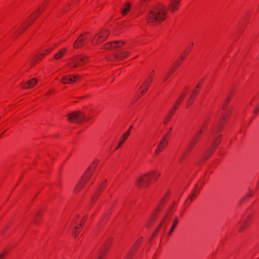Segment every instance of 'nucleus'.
I'll list each match as a JSON object with an SVG mask.
<instances>
[{"label":"nucleus","instance_id":"nucleus-46","mask_svg":"<svg viewBox=\"0 0 259 259\" xmlns=\"http://www.w3.org/2000/svg\"><path fill=\"white\" fill-rule=\"evenodd\" d=\"M5 132H6V131H4V132H3V133H2V134H1V135H2L4 133H5Z\"/></svg>","mask_w":259,"mask_h":259},{"label":"nucleus","instance_id":"nucleus-48","mask_svg":"<svg viewBox=\"0 0 259 259\" xmlns=\"http://www.w3.org/2000/svg\"><path fill=\"white\" fill-rule=\"evenodd\" d=\"M2 136V135H0V137Z\"/></svg>","mask_w":259,"mask_h":259},{"label":"nucleus","instance_id":"nucleus-10","mask_svg":"<svg viewBox=\"0 0 259 259\" xmlns=\"http://www.w3.org/2000/svg\"><path fill=\"white\" fill-rule=\"evenodd\" d=\"M176 204L177 202L175 201L172 203V204L168 209V211L167 215L163 218V219L161 221L159 227L157 228L155 232L154 233V235H156V234H157L160 231L161 229L164 228L167 225V224L169 222L170 220L169 215L171 212L175 210V207Z\"/></svg>","mask_w":259,"mask_h":259},{"label":"nucleus","instance_id":"nucleus-32","mask_svg":"<svg viewBox=\"0 0 259 259\" xmlns=\"http://www.w3.org/2000/svg\"><path fill=\"white\" fill-rule=\"evenodd\" d=\"M178 224V219L177 217H176L174 219V220L173 223H172V226H171L169 231L168 232V236H170L172 234L173 231H174V230L176 228Z\"/></svg>","mask_w":259,"mask_h":259},{"label":"nucleus","instance_id":"nucleus-41","mask_svg":"<svg viewBox=\"0 0 259 259\" xmlns=\"http://www.w3.org/2000/svg\"><path fill=\"white\" fill-rule=\"evenodd\" d=\"M7 252L6 251H4L2 253V254L0 255V259H3L5 256L6 255Z\"/></svg>","mask_w":259,"mask_h":259},{"label":"nucleus","instance_id":"nucleus-28","mask_svg":"<svg viewBox=\"0 0 259 259\" xmlns=\"http://www.w3.org/2000/svg\"><path fill=\"white\" fill-rule=\"evenodd\" d=\"M131 9V5L130 3H126L121 8V13L122 16H125L128 14Z\"/></svg>","mask_w":259,"mask_h":259},{"label":"nucleus","instance_id":"nucleus-37","mask_svg":"<svg viewBox=\"0 0 259 259\" xmlns=\"http://www.w3.org/2000/svg\"><path fill=\"white\" fill-rule=\"evenodd\" d=\"M193 42H190L188 44L187 48L184 51V52L183 53V54H185L186 56H187L191 51V49H192L193 47Z\"/></svg>","mask_w":259,"mask_h":259},{"label":"nucleus","instance_id":"nucleus-3","mask_svg":"<svg viewBox=\"0 0 259 259\" xmlns=\"http://www.w3.org/2000/svg\"><path fill=\"white\" fill-rule=\"evenodd\" d=\"M160 176L158 171L154 170L144 174L137 179L136 185L140 188H147L153 182L157 181Z\"/></svg>","mask_w":259,"mask_h":259},{"label":"nucleus","instance_id":"nucleus-17","mask_svg":"<svg viewBox=\"0 0 259 259\" xmlns=\"http://www.w3.org/2000/svg\"><path fill=\"white\" fill-rule=\"evenodd\" d=\"M109 35L107 30H103L98 33L92 40L91 42L93 45H97L103 41Z\"/></svg>","mask_w":259,"mask_h":259},{"label":"nucleus","instance_id":"nucleus-26","mask_svg":"<svg viewBox=\"0 0 259 259\" xmlns=\"http://www.w3.org/2000/svg\"><path fill=\"white\" fill-rule=\"evenodd\" d=\"M141 241H139L135 243V244L134 245L133 247L132 248V249L128 252L127 254L126 255V256L125 259H132L134 252L136 251L137 249V248L138 247L139 245H140Z\"/></svg>","mask_w":259,"mask_h":259},{"label":"nucleus","instance_id":"nucleus-13","mask_svg":"<svg viewBox=\"0 0 259 259\" xmlns=\"http://www.w3.org/2000/svg\"><path fill=\"white\" fill-rule=\"evenodd\" d=\"M104 241V245L98 252L96 259H102L105 256L108 248L112 243L113 239L111 237L106 238Z\"/></svg>","mask_w":259,"mask_h":259},{"label":"nucleus","instance_id":"nucleus-22","mask_svg":"<svg viewBox=\"0 0 259 259\" xmlns=\"http://www.w3.org/2000/svg\"><path fill=\"white\" fill-rule=\"evenodd\" d=\"M41 11V8H40L39 9H38L37 11L32 14L30 17L27 20L26 27H23V31H24L29 26L31 25L34 20L39 16Z\"/></svg>","mask_w":259,"mask_h":259},{"label":"nucleus","instance_id":"nucleus-36","mask_svg":"<svg viewBox=\"0 0 259 259\" xmlns=\"http://www.w3.org/2000/svg\"><path fill=\"white\" fill-rule=\"evenodd\" d=\"M203 83V79H200V80H199L198 82H197L196 85L194 88L193 91H194V93H198V91H199L200 88H201V87L202 86Z\"/></svg>","mask_w":259,"mask_h":259},{"label":"nucleus","instance_id":"nucleus-31","mask_svg":"<svg viewBox=\"0 0 259 259\" xmlns=\"http://www.w3.org/2000/svg\"><path fill=\"white\" fill-rule=\"evenodd\" d=\"M187 56L185 54L182 53L179 58H178L175 62L174 65L171 67H176V69L177 67L182 63V61L185 59Z\"/></svg>","mask_w":259,"mask_h":259},{"label":"nucleus","instance_id":"nucleus-8","mask_svg":"<svg viewBox=\"0 0 259 259\" xmlns=\"http://www.w3.org/2000/svg\"><path fill=\"white\" fill-rule=\"evenodd\" d=\"M88 58L84 55H78L70 60L69 66L70 68H79L86 63Z\"/></svg>","mask_w":259,"mask_h":259},{"label":"nucleus","instance_id":"nucleus-18","mask_svg":"<svg viewBox=\"0 0 259 259\" xmlns=\"http://www.w3.org/2000/svg\"><path fill=\"white\" fill-rule=\"evenodd\" d=\"M55 47V45H54L53 46L49 47L47 48H45L42 50L41 53L36 54L32 59V65L34 66L35 64L39 61L41 60V59L44 57V56L50 53L54 49Z\"/></svg>","mask_w":259,"mask_h":259},{"label":"nucleus","instance_id":"nucleus-1","mask_svg":"<svg viewBox=\"0 0 259 259\" xmlns=\"http://www.w3.org/2000/svg\"><path fill=\"white\" fill-rule=\"evenodd\" d=\"M230 97L229 96L223 105V112L222 113L221 118L212 129V133L209 138V140L211 141V144L203 155V159L204 161L207 160L212 154L221 141L222 137V135L221 134V129L223 127L226 119L230 116L232 112V109L230 107L227 108V105L230 102Z\"/></svg>","mask_w":259,"mask_h":259},{"label":"nucleus","instance_id":"nucleus-7","mask_svg":"<svg viewBox=\"0 0 259 259\" xmlns=\"http://www.w3.org/2000/svg\"><path fill=\"white\" fill-rule=\"evenodd\" d=\"M189 88L188 87H186L185 89L183 91V92L181 93V94L180 95V96L178 97L177 100L175 102V104L174 105L173 107L170 109L169 112H168V114L167 115L166 117L164 120V123L166 124L168 121L170 120L171 116L173 115L175 111L176 110V109L178 108V106L181 103L182 101L185 97V96L186 95L187 92L188 91Z\"/></svg>","mask_w":259,"mask_h":259},{"label":"nucleus","instance_id":"nucleus-6","mask_svg":"<svg viewBox=\"0 0 259 259\" xmlns=\"http://www.w3.org/2000/svg\"><path fill=\"white\" fill-rule=\"evenodd\" d=\"M171 128L163 136L159 142L156 149L154 151L155 156H158L168 145V141L171 137Z\"/></svg>","mask_w":259,"mask_h":259},{"label":"nucleus","instance_id":"nucleus-11","mask_svg":"<svg viewBox=\"0 0 259 259\" xmlns=\"http://www.w3.org/2000/svg\"><path fill=\"white\" fill-rule=\"evenodd\" d=\"M88 215H84L82 219L81 220V221L79 222V225L77 226L76 225L77 222L78 220L79 217L78 215H76L73 220H72L73 224V227H74V230H73V235L74 236V238H76L79 234V232H80L82 228V227L83 226L85 222L87 220Z\"/></svg>","mask_w":259,"mask_h":259},{"label":"nucleus","instance_id":"nucleus-25","mask_svg":"<svg viewBox=\"0 0 259 259\" xmlns=\"http://www.w3.org/2000/svg\"><path fill=\"white\" fill-rule=\"evenodd\" d=\"M76 79V77L73 75L65 76L62 78L61 82L65 83H70L74 82Z\"/></svg>","mask_w":259,"mask_h":259},{"label":"nucleus","instance_id":"nucleus-20","mask_svg":"<svg viewBox=\"0 0 259 259\" xmlns=\"http://www.w3.org/2000/svg\"><path fill=\"white\" fill-rule=\"evenodd\" d=\"M202 187L201 185H199V184H197L195 185L194 189L192 190L191 194L188 197L187 199L186 200L185 202V204H186L188 202V204H189L193 200H194L198 194L199 193L201 188Z\"/></svg>","mask_w":259,"mask_h":259},{"label":"nucleus","instance_id":"nucleus-4","mask_svg":"<svg viewBox=\"0 0 259 259\" xmlns=\"http://www.w3.org/2000/svg\"><path fill=\"white\" fill-rule=\"evenodd\" d=\"M98 165V161H94L89 167L83 176L81 177L74 189V193H78L86 185L91 178L93 172L95 171Z\"/></svg>","mask_w":259,"mask_h":259},{"label":"nucleus","instance_id":"nucleus-45","mask_svg":"<svg viewBox=\"0 0 259 259\" xmlns=\"http://www.w3.org/2000/svg\"><path fill=\"white\" fill-rule=\"evenodd\" d=\"M104 223V220L102 221V224H103Z\"/></svg>","mask_w":259,"mask_h":259},{"label":"nucleus","instance_id":"nucleus-40","mask_svg":"<svg viewBox=\"0 0 259 259\" xmlns=\"http://www.w3.org/2000/svg\"><path fill=\"white\" fill-rule=\"evenodd\" d=\"M130 135V131H127L126 133H125L123 135H122V137L124 138V139H125L126 140L127 139V138H128V137L129 136V135Z\"/></svg>","mask_w":259,"mask_h":259},{"label":"nucleus","instance_id":"nucleus-5","mask_svg":"<svg viewBox=\"0 0 259 259\" xmlns=\"http://www.w3.org/2000/svg\"><path fill=\"white\" fill-rule=\"evenodd\" d=\"M207 124V122L205 121L202 124L201 128L195 134L192 141H191L188 147L184 152L182 158H185L188 155L189 152L194 147L195 145L197 144V143L200 139V137H201L203 130L206 128Z\"/></svg>","mask_w":259,"mask_h":259},{"label":"nucleus","instance_id":"nucleus-47","mask_svg":"<svg viewBox=\"0 0 259 259\" xmlns=\"http://www.w3.org/2000/svg\"><path fill=\"white\" fill-rule=\"evenodd\" d=\"M5 132H6V131H4V132H3V133H2V134H1V135H2L4 133H5Z\"/></svg>","mask_w":259,"mask_h":259},{"label":"nucleus","instance_id":"nucleus-43","mask_svg":"<svg viewBox=\"0 0 259 259\" xmlns=\"http://www.w3.org/2000/svg\"><path fill=\"white\" fill-rule=\"evenodd\" d=\"M133 128V126L131 125L130 126V127H129V128L128 129L127 131H130V133H131V131L132 130V129Z\"/></svg>","mask_w":259,"mask_h":259},{"label":"nucleus","instance_id":"nucleus-2","mask_svg":"<svg viewBox=\"0 0 259 259\" xmlns=\"http://www.w3.org/2000/svg\"><path fill=\"white\" fill-rule=\"evenodd\" d=\"M167 16V8L164 5L159 4L151 9L148 14L146 20L148 24L160 23L166 19Z\"/></svg>","mask_w":259,"mask_h":259},{"label":"nucleus","instance_id":"nucleus-34","mask_svg":"<svg viewBox=\"0 0 259 259\" xmlns=\"http://www.w3.org/2000/svg\"><path fill=\"white\" fill-rule=\"evenodd\" d=\"M175 70L176 67H171L168 70V72L164 76L163 79V82H165L169 78V77L171 76V75L174 72Z\"/></svg>","mask_w":259,"mask_h":259},{"label":"nucleus","instance_id":"nucleus-27","mask_svg":"<svg viewBox=\"0 0 259 259\" xmlns=\"http://www.w3.org/2000/svg\"><path fill=\"white\" fill-rule=\"evenodd\" d=\"M37 83V80L35 78H32L31 79L26 81L23 84V87L25 89H28L33 87Z\"/></svg>","mask_w":259,"mask_h":259},{"label":"nucleus","instance_id":"nucleus-9","mask_svg":"<svg viewBox=\"0 0 259 259\" xmlns=\"http://www.w3.org/2000/svg\"><path fill=\"white\" fill-rule=\"evenodd\" d=\"M169 196V192H167L163 197L160 202L158 203L154 210L152 217L151 218V219H150V220L149 221L148 223L147 224L148 228L150 227V226L152 225L153 222L155 221V220L156 218L158 212L160 211L162 208L163 207L165 202L168 198Z\"/></svg>","mask_w":259,"mask_h":259},{"label":"nucleus","instance_id":"nucleus-16","mask_svg":"<svg viewBox=\"0 0 259 259\" xmlns=\"http://www.w3.org/2000/svg\"><path fill=\"white\" fill-rule=\"evenodd\" d=\"M251 221V216L250 214L244 215L240 222L237 226V229L239 232L244 230L250 224Z\"/></svg>","mask_w":259,"mask_h":259},{"label":"nucleus","instance_id":"nucleus-42","mask_svg":"<svg viewBox=\"0 0 259 259\" xmlns=\"http://www.w3.org/2000/svg\"><path fill=\"white\" fill-rule=\"evenodd\" d=\"M155 145V143H153V145H151L150 143L148 144V148H149V152H151V149L152 146H154Z\"/></svg>","mask_w":259,"mask_h":259},{"label":"nucleus","instance_id":"nucleus-35","mask_svg":"<svg viewBox=\"0 0 259 259\" xmlns=\"http://www.w3.org/2000/svg\"><path fill=\"white\" fill-rule=\"evenodd\" d=\"M251 105H253L254 104L256 106L255 108L253 110V114L256 115L259 112V103H258V101L256 99H253L251 102L250 103Z\"/></svg>","mask_w":259,"mask_h":259},{"label":"nucleus","instance_id":"nucleus-44","mask_svg":"<svg viewBox=\"0 0 259 259\" xmlns=\"http://www.w3.org/2000/svg\"><path fill=\"white\" fill-rule=\"evenodd\" d=\"M40 216V214L39 213H37V217H39Z\"/></svg>","mask_w":259,"mask_h":259},{"label":"nucleus","instance_id":"nucleus-14","mask_svg":"<svg viewBox=\"0 0 259 259\" xmlns=\"http://www.w3.org/2000/svg\"><path fill=\"white\" fill-rule=\"evenodd\" d=\"M91 38V33L90 32L81 34L76 39L73 44V47L75 49L79 48L87 42Z\"/></svg>","mask_w":259,"mask_h":259},{"label":"nucleus","instance_id":"nucleus-15","mask_svg":"<svg viewBox=\"0 0 259 259\" xmlns=\"http://www.w3.org/2000/svg\"><path fill=\"white\" fill-rule=\"evenodd\" d=\"M154 74V71H151L149 74L148 77L143 82L138 91V95L142 96L147 91Z\"/></svg>","mask_w":259,"mask_h":259},{"label":"nucleus","instance_id":"nucleus-30","mask_svg":"<svg viewBox=\"0 0 259 259\" xmlns=\"http://www.w3.org/2000/svg\"><path fill=\"white\" fill-rule=\"evenodd\" d=\"M253 194V191L250 190L247 193V194L239 201V204L240 205L242 203L247 201L250 198H251Z\"/></svg>","mask_w":259,"mask_h":259},{"label":"nucleus","instance_id":"nucleus-39","mask_svg":"<svg viewBox=\"0 0 259 259\" xmlns=\"http://www.w3.org/2000/svg\"><path fill=\"white\" fill-rule=\"evenodd\" d=\"M148 0H141V2H140V7L141 8H143V7H144L146 6V2Z\"/></svg>","mask_w":259,"mask_h":259},{"label":"nucleus","instance_id":"nucleus-23","mask_svg":"<svg viewBox=\"0 0 259 259\" xmlns=\"http://www.w3.org/2000/svg\"><path fill=\"white\" fill-rule=\"evenodd\" d=\"M180 1L178 0H170L168 8L172 12L176 11L179 8Z\"/></svg>","mask_w":259,"mask_h":259},{"label":"nucleus","instance_id":"nucleus-21","mask_svg":"<svg viewBox=\"0 0 259 259\" xmlns=\"http://www.w3.org/2000/svg\"><path fill=\"white\" fill-rule=\"evenodd\" d=\"M123 42L121 41H116L108 42L104 45L103 49L106 50H113L122 46Z\"/></svg>","mask_w":259,"mask_h":259},{"label":"nucleus","instance_id":"nucleus-29","mask_svg":"<svg viewBox=\"0 0 259 259\" xmlns=\"http://www.w3.org/2000/svg\"><path fill=\"white\" fill-rule=\"evenodd\" d=\"M66 52V48L61 49L54 55V59L56 60L61 59L65 54Z\"/></svg>","mask_w":259,"mask_h":259},{"label":"nucleus","instance_id":"nucleus-33","mask_svg":"<svg viewBox=\"0 0 259 259\" xmlns=\"http://www.w3.org/2000/svg\"><path fill=\"white\" fill-rule=\"evenodd\" d=\"M198 94V93H194V91H192V93L190 96V98L189 99L188 102H187V105H186V107L188 108L189 107V106L192 104V103L193 102L195 97H196L197 95Z\"/></svg>","mask_w":259,"mask_h":259},{"label":"nucleus","instance_id":"nucleus-19","mask_svg":"<svg viewBox=\"0 0 259 259\" xmlns=\"http://www.w3.org/2000/svg\"><path fill=\"white\" fill-rule=\"evenodd\" d=\"M129 53L127 51H117L113 55L109 56L107 59L110 61H120L127 57Z\"/></svg>","mask_w":259,"mask_h":259},{"label":"nucleus","instance_id":"nucleus-24","mask_svg":"<svg viewBox=\"0 0 259 259\" xmlns=\"http://www.w3.org/2000/svg\"><path fill=\"white\" fill-rule=\"evenodd\" d=\"M107 183V180H105L104 182L100 185V187L98 188L97 190L96 191L94 196L92 197V201H95V200L99 196L101 191L103 189V188L105 187Z\"/></svg>","mask_w":259,"mask_h":259},{"label":"nucleus","instance_id":"nucleus-12","mask_svg":"<svg viewBox=\"0 0 259 259\" xmlns=\"http://www.w3.org/2000/svg\"><path fill=\"white\" fill-rule=\"evenodd\" d=\"M68 120L70 122L79 123L85 120L86 117L81 111H76L68 115Z\"/></svg>","mask_w":259,"mask_h":259},{"label":"nucleus","instance_id":"nucleus-38","mask_svg":"<svg viewBox=\"0 0 259 259\" xmlns=\"http://www.w3.org/2000/svg\"><path fill=\"white\" fill-rule=\"evenodd\" d=\"M126 140L125 139H124V138H123L122 137H121L119 141H118V146L115 149H118V148H119L122 144L124 142V141Z\"/></svg>","mask_w":259,"mask_h":259}]
</instances>
